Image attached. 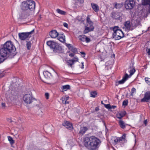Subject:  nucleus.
Here are the masks:
<instances>
[{
	"instance_id": "69168bd1",
	"label": "nucleus",
	"mask_w": 150,
	"mask_h": 150,
	"mask_svg": "<svg viewBox=\"0 0 150 150\" xmlns=\"http://www.w3.org/2000/svg\"><path fill=\"white\" fill-rule=\"evenodd\" d=\"M68 98H69V97H67V99H67H67H68Z\"/></svg>"
},
{
	"instance_id": "4c0bfd02",
	"label": "nucleus",
	"mask_w": 150,
	"mask_h": 150,
	"mask_svg": "<svg viewBox=\"0 0 150 150\" xmlns=\"http://www.w3.org/2000/svg\"><path fill=\"white\" fill-rule=\"evenodd\" d=\"M34 32V29H33V30L30 32H25L27 34L28 38L30 37V36H29V35Z\"/></svg>"
},
{
	"instance_id": "dca6fc26",
	"label": "nucleus",
	"mask_w": 150,
	"mask_h": 150,
	"mask_svg": "<svg viewBox=\"0 0 150 150\" xmlns=\"http://www.w3.org/2000/svg\"><path fill=\"white\" fill-rule=\"evenodd\" d=\"M111 16L113 18L115 19L120 20V16L119 13L117 12H112L111 14Z\"/></svg>"
},
{
	"instance_id": "6e6d98bb",
	"label": "nucleus",
	"mask_w": 150,
	"mask_h": 150,
	"mask_svg": "<svg viewBox=\"0 0 150 150\" xmlns=\"http://www.w3.org/2000/svg\"><path fill=\"white\" fill-rule=\"evenodd\" d=\"M81 53L82 55H83V57H85V53L84 52H81Z\"/></svg>"
},
{
	"instance_id": "79ce46f5",
	"label": "nucleus",
	"mask_w": 150,
	"mask_h": 150,
	"mask_svg": "<svg viewBox=\"0 0 150 150\" xmlns=\"http://www.w3.org/2000/svg\"><path fill=\"white\" fill-rule=\"evenodd\" d=\"M104 106L105 107L107 108V109H110V104H104Z\"/></svg>"
},
{
	"instance_id": "864d4df0",
	"label": "nucleus",
	"mask_w": 150,
	"mask_h": 150,
	"mask_svg": "<svg viewBox=\"0 0 150 150\" xmlns=\"http://www.w3.org/2000/svg\"><path fill=\"white\" fill-rule=\"evenodd\" d=\"M147 53L149 55H150V48L147 50Z\"/></svg>"
},
{
	"instance_id": "9b49d317",
	"label": "nucleus",
	"mask_w": 150,
	"mask_h": 150,
	"mask_svg": "<svg viewBox=\"0 0 150 150\" xmlns=\"http://www.w3.org/2000/svg\"><path fill=\"white\" fill-rule=\"evenodd\" d=\"M126 138V134H123L122 136L120 137H117L114 140L113 144L114 145L116 144L120 141H122L123 139H125Z\"/></svg>"
},
{
	"instance_id": "ddd939ff",
	"label": "nucleus",
	"mask_w": 150,
	"mask_h": 150,
	"mask_svg": "<svg viewBox=\"0 0 150 150\" xmlns=\"http://www.w3.org/2000/svg\"><path fill=\"white\" fill-rule=\"evenodd\" d=\"M49 34L51 38H54L57 37L59 33L56 30H53L50 32Z\"/></svg>"
},
{
	"instance_id": "f03ea898",
	"label": "nucleus",
	"mask_w": 150,
	"mask_h": 150,
	"mask_svg": "<svg viewBox=\"0 0 150 150\" xmlns=\"http://www.w3.org/2000/svg\"><path fill=\"white\" fill-rule=\"evenodd\" d=\"M83 145L89 150H96L101 143L100 140L93 136H89L87 134L83 138Z\"/></svg>"
},
{
	"instance_id": "f704fd0d",
	"label": "nucleus",
	"mask_w": 150,
	"mask_h": 150,
	"mask_svg": "<svg viewBox=\"0 0 150 150\" xmlns=\"http://www.w3.org/2000/svg\"><path fill=\"white\" fill-rule=\"evenodd\" d=\"M97 94V93L95 91L91 92V97H95Z\"/></svg>"
},
{
	"instance_id": "0e129e2a",
	"label": "nucleus",
	"mask_w": 150,
	"mask_h": 150,
	"mask_svg": "<svg viewBox=\"0 0 150 150\" xmlns=\"http://www.w3.org/2000/svg\"><path fill=\"white\" fill-rule=\"evenodd\" d=\"M101 103H102V104H103V101H101Z\"/></svg>"
},
{
	"instance_id": "412c9836",
	"label": "nucleus",
	"mask_w": 150,
	"mask_h": 150,
	"mask_svg": "<svg viewBox=\"0 0 150 150\" xmlns=\"http://www.w3.org/2000/svg\"><path fill=\"white\" fill-rule=\"evenodd\" d=\"M118 123L120 127L124 129H125L126 125H127V124H125V122L122 120H120Z\"/></svg>"
},
{
	"instance_id": "5fc2aeb1",
	"label": "nucleus",
	"mask_w": 150,
	"mask_h": 150,
	"mask_svg": "<svg viewBox=\"0 0 150 150\" xmlns=\"http://www.w3.org/2000/svg\"><path fill=\"white\" fill-rule=\"evenodd\" d=\"M86 20H87V23H88V22H90V21H91V20L90 19V18H89L88 17H87Z\"/></svg>"
},
{
	"instance_id": "5701e85b",
	"label": "nucleus",
	"mask_w": 150,
	"mask_h": 150,
	"mask_svg": "<svg viewBox=\"0 0 150 150\" xmlns=\"http://www.w3.org/2000/svg\"><path fill=\"white\" fill-rule=\"evenodd\" d=\"M43 74L45 77L47 79L51 78L52 77L51 74L48 71H44Z\"/></svg>"
},
{
	"instance_id": "bf43d9fd",
	"label": "nucleus",
	"mask_w": 150,
	"mask_h": 150,
	"mask_svg": "<svg viewBox=\"0 0 150 150\" xmlns=\"http://www.w3.org/2000/svg\"><path fill=\"white\" fill-rule=\"evenodd\" d=\"M67 100V99H66V100H65L64 103L65 104H67L69 103V102Z\"/></svg>"
},
{
	"instance_id": "09e8293b",
	"label": "nucleus",
	"mask_w": 150,
	"mask_h": 150,
	"mask_svg": "<svg viewBox=\"0 0 150 150\" xmlns=\"http://www.w3.org/2000/svg\"><path fill=\"white\" fill-rule=\"evenodd\" d=\"M63 25L64 27H65L67 28H68V25L67 23H63Z\"/></svg>"
},
{
	"instance_id": "6e6552de",
	"label": "nucleus",
	"mask_w": 150,
	"mask_h": 150,
	"mask_svg": "<svg viewBox=\"0 0 150 150\" xmlns=\"http://www.w3.org/2000/svg\"><path fill=\"white\" fill-rule=\"evenodd\" d=\"M113 30L114 31L113 33L114 35L117 34L121 36L122 37H124V33L120 29H119V27L118 26H115L113 28Z\"/></svg>"
},
{
	"instance_id": "c85d7f7f",
	"label": "nucleus",
	"mask_w": 150,
	"mask_h": 150,
	"mask_svg": "<svg viewBox=\"0 0 150 150\" xmlns=\"http://www.w3.org/2000/svg\"><path fill=\"white\" fill-rule=\"evenodd\" d=\"M70 89V86L69 85H67L62 86V90L63 91H66Z\"/></svg>"
},
{
	"instance_id": "f3484780",
	"label": "nucleus",
	"mask_w": 150,
	"mask_h": 150,
	"mask_svg": "<svg viewBox=\"0 0 150 150\" xmlns=\"http://www.w3.org/2000/svg\"><path fill=\"white\" fill-rule=\"evenodd\" d=\"M94 29L93 26H91V27L89 26H85V29L83 31V33L84 34H86L89 32L92 31Z\"/></svg>"
},
{
	"instance_id": "3c124183",
	"label": "nucleus",
	"mask_w": 150,
	"mask_h": 150,
	"mask_svg": "<svg viewBox=\"0 0 150 150\" xmlns=\"http://www.w3.org/2000/svg\"><path fill=\"white\" fill-rule=\"evenodd\" d=\"M7 121L10 123H11L12 122V120L11 118H7Z\"/></svg>"
},
{
	"instance_id": "de8ad7c7",
	"label": "nucleus",
	"mask_w": 150,
	"mask_h": 150,
	"mask_svg": "<svg viewBox=\"0 0 150 150\" xmlns=\"http://www.w3.org/2000/svg\"><path fill=\"white\" fill-rule=\"evenodd\" d=\"M4 73L0 72V78H1L4 76Z\"/></svg>"
},
{
	"instance_id": "2f4dec72",
	"label": "nucleus",
	"mask_w": 150,
	"mask_h": 150,
	"mask_svg": "<svg viewBox=\"0 0 150 150\" xmlns=\"http://www.w3.org/2000/svg\"><path fill=\"white\" fill-rule=\"evenodd\" d=\"M57 12L59 13L60 14L62 15H65L66 14V12L60 9H58L56 10Z\"/></svg>"
},
{
	"instance_id": "58836bf2",
	"label": "nucleus",
	"mask_w": 150,
	"mask_h": 150,
	"mask_svg": "<svg viewBox=\"0 0 150 150\" xmlns=\"http://www.w3.org/2000/svg\"><path fill=\"white\" fill-rule=\"evenodd\" d=\"M136 89L134 88H133L131 90V93L132 96H133V93L136 92Z\"/></svg>"
},
{
	"instance_id": "393cba45",
	"label": "nucleus",
	"mask_w": 150,
	"mask_h": 150,
	"mask_svg": "<svg viewBox=\"0 0 150 150\" xmlns=\"http://www.w3.org/2000/svg\"><path fill=\"white\" fill-rule=\"evenodd\" d=\"M91 5L93 9L96 12H97L99 10V6L97 4L91 3Z\"/></svg>"
},
{
	"instance_id": "8fccbe9b",
	"label": "nucleus",
	"mask_w": 150,
	"mask_h": 150,
	"mask_svg": "<svg viewBox=\"0 0 150 150\" xmlns=\"http://www.w3.org/2000/svg\"><path fill=\"white\" fill-rule=\"evenodd\" d=\"M36 106L38 107V108H40L42 107V105L41 103H40L38 105H37Z\"/></svg>"
},
{
	"instance_id": "20e7f679",
	"label": "nucleus",
	"mask_w": 150,
	"mask_h": 150,
	"mask_svg": "<svg viewBox=\"0 0 150 150\" xmlns=\"http://www.w3.org/2000/svg\"><path fill=\"white\" fill-rule=\"evenodd\" d=\"M47 44L51 49H53V51L54 53H62L64 52L62 47L54 41L51 40L47 41Z\"/></svg>"
},
{
	"instance_id": "4d7b16f0",
	"label": "nucleus",
	"mask_w": 150,
	"mask_h": 150,
	"mask_svg": "<svg viewBox=\"0 0 150 150\" xmlns=\"http://www.w3.org/2000/svg\"><path fill=\"white\" fill-rule=\"evenodd\" d=\"M81 64H82V66L81 67V68L82 69H83L84 68V67L83 62H81Z\"/></svg>"
},
{
	"instance_id": "7ed1b4c3",
	"label": "nucleus",
	"mask_w": 150,
	"mask_h": 150,
	"mask_svg": "<svg viewBox=\"0 0 150 150\" xmlns=\"http://www.w3.org/2000/svg\"><path fill=\"white\" fill-rule=\"evenodd\" d=\"M35 4L33 0H27L23 2L21 5V9L23 11H33L35 8Z\"/></svg>"
},
{
	"instance_id": "e2e57ef3",
	"label": "nucleus",
	"mask_w": 150,
	"mask_h": 150,
	"mask_svg": "<svg viewBox=\"0 0 150 150\" xmlns=\"http://www.w3.org/2000/svg\"><path fill=\"white\" fill-rule=\"evenodd\" d=\"M95 110L96 111H97L99 110V109L98 107H96L95 108Z\"/></svg>"
},
{
	"instance_id": "39448f33",
	"label": "nucleus",
	"mask_w": 150,
	"mask_h": 150,
	"mask_svg": "<svg viewBox=\"0 0 150 150\" xmlns=\"http://www.w3.org/2000/svg\"><path fill=\"white\" fill-rule=\"evenodd\" d=\"M23 99L24 102L27 104L32 103L34 100H35L33 97L32 93L25 94L24 96Z\"/></svg>"
},
{
	"instance_id": "aec40b11",
	"label": "nucleus",
	"mask_w": 150,
	"mask_h": 150,
	"mask_svg": "<svg viewBox=\"0 0 150 150\" xmlns=\"http://www.w3.org/2000/svg\"><path fill=\"white\" fill-rule=\"evenodd\" d=\"M88 129L87 127H81L80 128L79 134H80L83 135Z\"/></svg>"
},
{
	"instance_id": "13d9d810",
	"label": "nucleus",
	"mask_w": 150,
	"mask_h": 150,
	"mask_svg": "<svg viewBox=\"0 0 150 150\" xmlns=\"http://www.w3.org/2000/svg\"><path fill=\"white\" fill-rule=\"evenodd\" d=\"M110 108H111L110 109H112V108L115 109V108H116V106H114V105H112V106H110Z\"/></svg>"
},
{
	"instance_id": "c03bdc74",
	"label": "nucleus",
	"mask_w": 150,
	"mask_h": 150,
	"mask_svg": "<svg viewBox=\"0 0 150 150\" xmlns=\"http://www.w3.org/2000/svg\"><path fill=\"white\" fill-rule=\"evenodd\" d=\"M45 96L47 99H48L49 98V94L48 93H46L45 94Z\"/></svg>"
},
{
	"instance_id": "423d86ee",
	"label": "nucleus",
	"mask_w": 150,
	"mask_h": 150,
	"mask_svg": "<svg viewBox=\"0 0 150 150\" xmlns=\"http://www.w3.org/2000/svg\"><path fill=\"white\" fill-rule=\"evenodd\" d=\"M135 0H126L125 3V7L127 9H132L135 5Z\"/></svg>"
},
{
	"instance_id": "4be33fe9",
	"label": "nucleus",
	"mask_w": 150,
	"mask_h": 150,
	"mask_svg": "<svg viewBox=\"0 0 150 150\" xmlns=\"http://www.w3.org/2000/svg\"><path fill=\"white\" fill-rule=\"evenodd\" d=\"M126 113L125 111H123L117 114V117L119 119H121L126 115Z\"/></svg>"
},
{
	"instance_id": "f8f14e48",
	"label": "nucleus",
	"mask_w": 150,
	"mask_h": 150,
	"mask_svg": "<svg viewBox=\"0 0 150 150\" xmlns=\"http://www.w3.org/2000/svg\"><path fill=\"white\" fill-rule=\"evenodd\" d=\"M18 36L19 39L21 40H25L28 38L25 32L19 33Z\"/></svg>"
},
{
	"instance_id": "72a5a7b5",
	"label": "nucleus",
	"mask_w": 150,
	"mask_h": 150,
	"mask_svg": "<svg viewBox=\"0 0 150 150\" xmlns=\"http://www.w3.org/2000/svg\"><path fill=\"white\" fill-rule=\"evenodd\" d=\"M26 46H27V49L28 50H30L31 46V44L30 41H27V43L26 44Z\"/></svg>"
},
{
	"instance_id": "a19ab883",
	"label": "nucleus",
	"mask_w": 150,
	"mask_h": 150,
	"mask_svg": "<svg viewBox=\"0 0 150 150\" xmlns=\"http://www.w3.org/2000/svg\"><path fill=\"white\" fill-rule=\"evenodd\" d=\"M88 24H87V26H89L91 27V26H93V23L92 22V21H90V22H88Z\"/></svg>"
},
{
	"instance_id": "680f3d73",
	"label": "nucleus",
	"mask_w": 150,
	"mask_h": 150,
	"mask_svg": "<svg viewBox=\"0 0 150 150\" xmlns=\"http://www.w3.org/2000/svg\"><path fill=\"white\" fill-rule=\"evenodd\" d=\"M1 105L2 107H4L5 106V103H1Z\"/></svg>"
},
{
	"instance_id": "9d476101",
	"label": "nucleus",
	"mask_w": 150,
	"mask_h": 150,
	"mask_svg": "<svg viewBox=\"0 0 150 150\" xmlns=\"http://www.w3.org/2000/svg\"><path fill=\"white\" fill-rule=\"evenodd\" d=\"M129 77L128 75L126 73L125 75L123 76L122 80L115 82V85L116 86H118L119 84H123L128 79Z\"/></svg>"
},
{
	"instance_id": "f257e3e1",
	"label": "nucleus",
	"mask_w": 150,
	"mask_h": 150,
	"mask_svg": "<svg viewBox=\"0 0 150 150\" xmlns=\"http://www.w3.org/2000/svg\"><path fill=\"white\" fill-rule=\"evenodd\" d=\"M16 48L13 42L10 40L7 41L1 45L0 47V64L7 58H12L16 54Z\"/></svg>"
},
{
	"instance_id": "473e14b6",
	"label": "nucleus",
	"mask_w": 150,
	"mask_h": 150,
	"mask_svg": "<svg viewBox=\"0 0 150 150\" xmlns=\"http://www.w3.org/2000/svg\"><path fill=\"white\" fill-rule=\"evenodd\" d=\"M86 35H80L79 36V39L81 41H85V38Z\"/></svg>"
},
{
	"instance_id": "a878e982",
	"label": "nucleus",
	"mask_w": 150,
	"mask_h": 150,
	"mask_svg": "<svg viewBox=\"0 0 150 150\" xmlns=\"http://www.w3.org/2000/svg\"><path fill=\"white\" fill-rule=\"evenodd\" d=\"M65 36L63 34L59 36L58 38V39L62 42H64L65 41Z\"/></svg>"
},
{
	"instance_id": "4468645a",
	"label": "nucleus",
	"mask_w": 150,
	"mask_h": 150,
	"mask_svg": "<svg viewBox=\"0 0 150 150\" xmlns=\"http://www.w3.org/2000/svg\"><path fill=\"white\" fill-rule=\"evenodd\" d=\"M63 125L69 130H71L73 129L72 124L68 121H64L63 123Z\"/></svg>"
},
{
	"instance_id": "a211bd4d",
	"label": "nucleus",
	"mask_w": 150,
	"mask_h": 150,
	"mask_svg": "<svg viewBox=\"0 0 150 150\" xmlns=\"http://www.w3.org/2000/svg\"><path fill=\"white\" fill-rule=\"evenodd\" d=\"M142 4L143 6L149 5L148 12L150 13V0H142Z\"/></svg>"
},
{
	"instance_id": "0eeeda50",
	"label": "nucleus",
	"mask_w": 150,
	"mask_h": 150,
	"mask_svg": "<svg viewBox=\"0 0 150 150\" xmlns=\"http://www.w3.org/2000/svg\"><path fill=\"white\" fill-rule=\"evenodd\" d=\"M78 58L77 57H74L73 59L68 60L66 61V63L69 67L71 68H74L73 66L74 63L78 61Z\"/></svg>"
},
{
	"instance_id": "cd10ccee",
	"label": "nucleus",
	"mask_w": 150,
	"mask_h": 150,
	"mask_svg": "<svg viewBox=\"0 0 150 150\" xmlns=\"http://www.w3.org/2000/svg\"><path fill=\"white\" fill-rule=\"evenodd\" d=\"M27 17V14H26V13L24 12H22L20 16V18L21 19H25Z\"/></svg>"
},
{
	"instance_id": "37998d69",
	"label": "nucleus",
	"mask_w": 150,
	"mask_h": 150,
	"mask_svg": "<svg viewBox=\"0 0 150 150\" xmlns=\"http://www.w3.org/2000/svg\"><path fill=\"white\" fill-rule=\"evenodd\" d=\"M85 41L86 42H90V39L87 37L86 36V38H85Z\"/></svg>"
},
{
	"instance_id": "49530a36",
	"label": "nucleus",
	"mask_w": 150,
	"mask_h": 150,
	"mask_svg": "<svg viewBox=\"0 0 150 150\" xmlns=\"http://www.w3.org/2000/svg\"><path fill=\"white\" fill-rule=\"evenodd\" d=\"M75 55V53H70L69 54V56L70 57H73Z\"/></svg>"
},
{
	"instance_id": "c9c22d12",
	"label": "nucleus",
	"mask_w": 150,
	"mask_h": 150,
	"mask_svg": "<svg viewBox=\"0 0 150 150\" xmlns=\"http://www.w3.org/2000/svg\"><path fill=\"white\" fill-rule=\"evenodd\" d=\"M145 80L147 83L150 85V78L145 77Z\"/></svg>"
},
{
	"instance_id": "6ab92c4d",
	"label": "nucleus",
	"mask_w": 150,
	"mask_h": 150,
	"mask_svg": "<svg viewBox=\"0 0 150 150\" xmlns=\"http://www.w3.org/2000/svg\"><path fill=\"white\" fill-rule=\"evenodd\" d=\"M131 25L130 22L129 21L125 22L124 23V27L128 30H132L133 29V28H131Z\"/></svg>"
},
{
	"instance_id": "c756f323",
	"label": "nucleus",
	"mask_w": 150,
	"mask_h": 150,
	"mask_svg": "<svg viewBox=\"0 0 150 150\" xmlns=\"http://www.w3.org/2000/svg\"><path fill=\"white\" fill-rule=\"evenodd\" d=\"M123 5V3L122 2L120 3L115 4L114 6L116 8H120L122 7Z\"/></svg>"
},
{
	"instance_id": "774afa93",
	"label": "nucleus",
	"mask_w": 150,
	"mask_h": 150,
	"mask_svg": "<svg viewBox=\"0 0 150 150\" xmlns=\"http://www.w3.org/2000/svg\"><path fill=\"white\" fill-rule=\"evenodd\" d=\"M137 1H139V0H137Z\"/></svg>"
},
{
	"instance_id": "603ef678",
	"label": "nucleus",
	"mask_w": 150,
	"mask_h": 150,
	"mask_svg": "<svg viewBox=\"0 0 150 150\" xmlns=\"http://www.w3.org/2000/svg\"><path fill=\"white\" fill-rule=\"evenodd\" d=\"M147 120H145L144 121V123L145 124V126H146L147 125Z\"/></svg>"
},
{
	"instance_id": "a18cd8bd",
	"label": "nucleus",
	"mask_w": 150,
	"mask_h": 150,
	"mask_svg": "<svg viewBox=\"0 0 150 150\" xmlns=\"http://www.w3.org/2000/svg\"><path fill=\"white\" fill-rule=\"evenodd\" d=\"M71 45L70 44H67V46L69 48V49H71V48L72 47L71 46Z\"/></svg>"
},
{
	"instance_id": "bb28decb",
	"label": "nucleus",
	"mask_w": 150,
	"mask_h": 150,
	"mask_svg": "<svg viewBox=\"0 0 150 150\" xmlns=\"http://www.w3.org/2000/svg\"><path fill=\"white\" fill-rule=\"evenodd\" d=\"M115 34V35H114V33H113L112 34V37L113 38L115 39V40H119L121 39V38H123L124 37H122L121 36L119 35H117V34Z\"/></svg>"
},
{
	"instance_id": "2eb2a0df",
	"label": "nucleus",
	"mask_w": 150,
	"mask_h": 150,
	"mask_svg": "<svg viewBox=\"0 0 150 150\" xmlns=\"http://www.w3.org/2000/svg\"><path fill=\"white\" fill-rule=\"evenodd\" d=\"M140 23L139 21L136 19L132 20L131 23V26L133 28V29L139 25Z\"/></svg>"
},
{
	"instance_id": "b1692460",
	"label": "nucleus",
	"mask_w": 150,
	"mask_h": 150,
	"mask_svg": "<svg viewBox=\"0 0 150 150\" xmlns=\"http://www.w3.org/2000/svg\"><path fill=\"white\" fill-rule=\"evenodd\" d=\"M134 64V63L133 64L132 66V67H130L129 68V69H130L129 71V72L130 73L129 76H132L136 71L135 67L133 66Z\"/></svg>"
},
{
	"instance_id": "7c9ffc66",
	"label": "nucleus",
	"mask_w": 150,
	"mask_h": 150,
	"mask_svg": "<svg viewBox=\"0 0 150 150\" xmlns=\"http://www.w3.org/2000/svg\"><path fill=\"white\" fill-rule=\"evenodd\" d=\"M7 137L8 140L9 141L11 144L12 145L14 143V141L12 137L10 136H8Z\"/></svg>"
},
{
	"instance_id": "ea45409f",
	"label": "nucleus",
	"mask_w": 150,
	"mask_h": 150,
	"mask_svg": "<svg viewBox=\"0 0 150 150\" xmlns=\"http://www.w3.org/2000/svg\"><path fill=\"white\" fill-rule=\"evenodd\" d=\"M128 101L127 100H124L122 103V105L127 106L128 105Z\"/></svg>"
},
{
	"instance_id": "e433bc0d",
	"label": "nucleus",
	"mask_w": 150,
	"mask_h": 150,
	"mask_svg": "<svg viewBox=\"0 0 150 150\" xmlns=\"http://www.w3.org/2000/svg\"><path fill=\"white\" fill-rule=\"evenodd\" d=\"M69 50H70L72 52H73L75 53L77 52V49L73 47H72L71 48V49H70Z\"/></svg>"
},
{
	"instance_id": "1a4fd4ad",
	"label": "nucleus",
	"mask_w": 150,
	"mask_h": 150,
	"mask_svg": "<svg viewBox=\"0 0 150 150\" xmlns=\"http://www.w3.org/2000/svg\"><path fill=\"white\" fill-rule=\"evenodd\" d=\"M150 100V91L146 92L144 94L143 98L141 100L142 102H147Z\"/></svg>"
},
{
	"instance_id": "052dcab7",
	"label": "nucleus",
	"mask_w": 150,
	"mask_h": 150,
	"mask_svg": "<svg viewBox=\"0 0 150 150\" xmlns=\"http://www.w3.org/2000/svg\"><path fill=\"white\" fill-rule=\"evenodd\" d=\"M80 3H83L84 2V0H78Z\"/></svg>"
},
{
	"instance_id": "338daca9",
	"label": "nucleus",
	"mask_w": 150,
	"mask_h": 150,
	"mask_svg": "<svg viewBox=\"0 0 150 150\" xmlns=\"http://www.w3.org/2000/svg\"><path fill=\"white\" fill-rule=\"evenodd\" d=\"M64 100H62V101H63V103H64Z\"/></svg>"
}]
</instances>
